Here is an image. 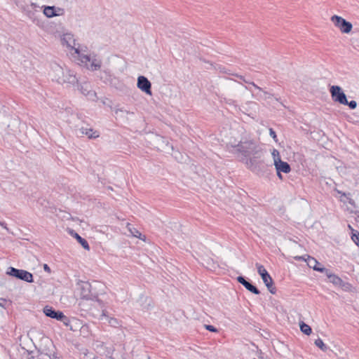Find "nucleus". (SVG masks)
Returning <instances> with one entry per match:
<instances>
[{"mask_svg": "<svg viewBox=\"0 0 359 359\" xmlns=\"http://www.w3.org/2000/svg\"><path fill=\"white\" fill-rule=\"evenodd\" d=\"M233 149L232 152L242 158H248L253 154H257L262 150L258 142L252 139L242 138L238 143H229Z\"/></svg>", "mask_w": 359, "mask_h": 359, "instance_id": "obj_1", "label": "nucleus"}, {"mask_svg": "<svg viewBox=\"0 0 359 359\" xmlns=\"http://www.w3.org/2000/svg\"><path fill=\"white\" fill-rule=\"evenodd\" d=\"M263 152L262 150L258 151L257 154H253L248 158H242L241 161L243 163L246 168L252 172L255 173L259 176L264 175L267 170V164L264 162L262 158Z\"/></svg>", "mask_w": 359, "mask_h": 359, "instance_id": "obj_2", "label": "nucleus"}, {"mask_svg": "<svg viewBox=\"0 0 359 359\" xmlns=\"http://www.w3.org/2000/svg\"><path fill=\"white\" fill-rule=\"evenodd\" d=\"M55 73L54 79L59 83H69L74 85L78 83V78L74 71L67 68L63 69L59 65L53 67Z\"/></svg>", "mask_w": 359, "mask_h": 359, "instance_id": "obj_3", "label": "nucleus"}, {"mask_svg": "<svg viewBox=\"0 0 359 359\" xmlns=\"http://www.w3.org/2000/svg\"><path fill=\"white\" fill-rule=\"evenodd\" d=\"M74 53L77 55L78 59L81 63L87 66L88 69L97 71L100 69L102 60L96 55H88L83 54L79 48H74Z\"/></svg>", "mask_w": 359, "mask_h": 359, "instance_id": "obj_4", "label": "nucleus"}, {"mask_svg": "<svg viewBox=\"0 0 359 359\" xmlns=\"http://www.w3.org/2000/svg\"><path fill=\"white\" fill-rule=\"evenodd\" d=\"M6 274L29 283L34 282L33 274L26 270L10 266L7 269Z\"/></svg>", "mask_w": 359, "mask_h": 359, "instance_id": "obj_5", "label": "nucleus"}, {"mask_svg": "<svg viewBox=\"0 0 359 359\" xmlns=\"http://www.w3.org/2000/svg\"><path fill=\"white\" fill-rule=\"evenodd\" d=\"M256 266L257 269V272L260 275L263 282L264 283L265 285L266 286L267 289L271 294H275L276 292V288L273 287V280L268 271L265 269V268L257 263Z\"/></svg>", "mask_w": 359, "mask_h": 359, "instance_id": "obj_6", "label": "nucleus"}, {"mask_svg": "<svg viewBox=\"0 0 359 359\" xmlns=\"http://www.w3.org/2000/svg\"><path fill=\"white\" fill-rule=\"evenodd\" d=\"M273 158V164L276 171L283 172V173H289L291 171V167L287 162L283 161L280 159L279 151L273 149L272 151Z\"/></svg>", "mask_w": 359, "mask_h": 359, "instance_id": "obj_7", "label": "nucleus"}, {"mask_svg": "<svg viewBox=\"0 0 359 359\" xmlns=\"http://www.w3.org/2000/svg\"><path fill=\"white\" fill-rule=\"evenodd\" d=\"M331 21L334 23L335 27L339 28L340 31L344 34H348L353 28V25L350 22L336 15L331 17Z\"/></svg>", "mask_w": 359, "mask_h": 359, "instance_id": "obj_8", "label": "nucleus"}, {"mask_svg": "<svg viewBox=\"0 0 359 359\" xmlns=\"http://www.w3.org/2000/svg\"><path fill=\"white\" fill-rule=\"evenodd\" d=\"M81 299H95L101 308L104 307L102 300L99 299L91 292V285L88 282H84L81 286Z\"/></svg>", "mask_w": 359, "mask_h": 359, "instance_id": "obj_9", "label": "nucleus"}, {"mask_svg": "<svg viewBox=\"0 0 359 359\" xmlns=\"http://www.w3.org/2000/svg\"><path fill=\"white\" fill-rule=\"evenodd\" d=\"M330 92L332 100L339 102V104H344L347 103V98L346 94L342 91V89L339 86H332L330 89Z\"/></svg>", "mask_w": 359, "mask_h": 359, "instance_id": "obj_10", "label": "nucleus"}, {"mask_svg": "<svg viewBox=\"0 0 359 359\" xmlns=\"http://www.w3.org/2000/svg\"><path fill=\"white\" fill-rule=\"evenodd\" d=\"M137 86L146 94L151 95V83L147 77L144 76H138Z\"/></svg>", "mask_w": 359, "mask_h": 359, "instance_id": "obj_11", "label": "nucleus"}, {"mask_svg": "<svg viewBox=\"0 0 359 359\" xmlns=\"http://www.w3.org/2000/svg\"><path fill=\"white\" fill-rule=\"evenodd\" d=\"M43 14L48 18H53L55 16H61L65 14V9L60 7L45 6L43 9Z\"/></svg>", "mask_w": 359, "mask_h": 359, "instance_id": "obj_12", "label": "nucleus"}, {"mask_svg": "<svg viewBox=\"0 0 359 359\" xmlns=\"http://www.w3.org/2000/svg\"><path fill=\"white\" fill-rule=\"evenodd\" d=\"M62 322L65 326L69 327V329L74 332L77 330V328L80 327L81 323L76 318L70 319L67 316H66L64 313L62 315V318L60 320Z\"/></svg>", "mask_w": 359, "mask_h": 359, "instance_id": "obj_13", "label": "nucleus"}, {"mask_svg": "<svg viewBox=\"0 0 359 359\" xmlns=\"http://www.w3.org/2000/svg\"><path fill=\"white\" fill-rule=\"evenodd\" d=\"M325 275L329 278L330 282L334 285L340 286L342 288H348L349 287L348 283H344L340 277L332 273L330 270H328Z\"/></svg>", "mask_w": 359, "mask_h": 359, "instance_id": "obj_14", "label": "nucleus"}, {"mask_svg": "<svg viewBox=\"0 0 359 359\" xmlns=\"http://www.w3.org/2000/svg\"><path fill=\"white\" fill-rule=\"evenodd\" d=\"M236 280L239 283L242 284L248 290H249L252 293L255 294H260V291L259 290V289L256 286L252 285L250 282L248 281L245 277L239 276L237 277Z\"/></svg>", "mask_w": 359, "mask_h": 359, "instance_id": "obj_15", "label": "nucleus"}, {"mask_svg": "<svg viewBox=\"0 0 359 359\" xmlns=\"http://www.w3.org/2000/svg\"><path fill=\"white\" fill-rule=\"evenodd\" d=\"M43 313L47 317L55 319L57 320H60L63 315V313L62 311L55 310L53 307L49 306H46L43 308Z\"/></svg>", "mask_w": 359, "mask_h": 359, "instance_id": "obj_16", "label": "nucleus"}, {"mask_svg": "<svg viewBox=\"0 0 359 359\" xmlns=\"http://www.w3.org/2000/svg\"><path fill=\"white\" fill-rule=\"evenodd\" d=\"M293 258L297 261L306 262L308 266L311 269H314L317 265H320V262H318L316 259L308 255L304 256H294Z\"/></svg>", "mask_w": 359, "mask_h": 359, "instance_id": "obj_17", "label": "nucleus"}, {"mask_svg": "<svg viewBox=\"0 0 359 359\" xmlns=\"http://www.w3.org/2000/svg\"><path fill=\"white\" fill-rule=\"evenodd\" d=\"M63 45L66 44L68 47H70L72 50H74L76 48L73 45H75V40L72 34H65L63 35V37L61 39Z\"/></svg>", "mask_w": 359, "mask_h": 359, "instance_id": "obj_18", "label": "nucleus"}, {"mask_svg": "<svg viewBox=\"0 0 359 359\" xmlns=\"http://www.w3.org/2000/svg\"><path fill=\"white\" fill-rule=\"evenodd\" d=\"M82 135H86L89 139H95L99 137V132L94 130L93 128H88L82 127L80 129Z\"/></svg>", "mask_w": 359, "mask_h": 359, "instance_id": "obj_19", "label": "nucleus"}, {"mask_svg": "<svg viewBox=\"0 0 359 359\" xmlns=\"http://www.w3.org/2000/svg\"><path fill=\"white\" fill-rule=\"evenodd\" d=\"M95 301V299H81L79 302V306L81 311H88L90 309L92 304V302Z\"/></svg>", "mask_w": 359, "mask_h": 359, "instance_id": "obj_20", "label": "nucleus"}, {"mask_svg": "<svg viewBox=\"0 0 359 359\" xmlns=\"http://www.w3.org/2000/svg\"><path fill=\"white\" fill-rule=\"evenodd\" d=\"M102 317L106 318L108 323L111 327H117L120 325L119 321L116 318H112V317H109L107 315V311L105 309H102L101 319H102Z\"/></svg>", "mask_w": 359, "mask_h": 359, "instance_id": "obj_21", "label": "nucleus"}, {"mask_svg": "<svg viewBox=\"0 0 359 359\" xmlns=\"http://www.w3.org/2000/svg\"><path fill=\"white\" fill-rule=\"evenodd\" d=\"M128 229L133 236L138 238L146 242L147 237L144 235H142L137 229L132 226L130 224H128Z\"/></svg>", "mask_w": 359, "mask_h": 359, "instance_id": "obj_22", "label": "nucleus"}, {"mask_svg": "<svg viewBox=\"0 0 359 359\" xmlns=\"http://www.w3.org/2000/svg\"><path fill=\"white\" fill-rule=\"evenodd\" d=\"M69 233L74 237L82 245V247H89L88 242L81 238L77 233L73 230H69Z\"/></svg>", "mask_w": 359, "mask_h": 359, "instance_id": "obj_23", "label": "nucleus"}, {"mask_svg": "<svg viewBox=\"0 0 359 359\" xmlns=\"http://www.w3.org/2000/svg\"><path fill=\"white\" fill-rule=\"evenodd\" d=\"M300 330L306 335H310L312 332L311 327L304 322L299 323Z\"/></svg>", "mask_w": 359, "mask_h": 359, "instance_id": "obj_24", "label": "nucleus"}, {"mask_svg": "<svg viewBox=\"0 0 359 359\" xmlns=\"http://www.w3.org/2000/svg\"><path fill=\"white\" fill-rule=\"evenodd\" d=\"M314 344L323 351H326L328 349V347L323 343V340L320 338L316 339Z\"/></svg>", "mask_w": 359, "mask_h": 359, "instance_id": "obj_25", "label": "nucleus"}, {"mask_svg": "<svg viewBox=\"0 0 359 359\" xmlns=\"http://www.w3.org/2000/svg\"><path fill=\"white\" fill-rule=\"evenodd\" d=\"M78 89L81 91V93L82 94H83L84 95H86V93H88V90H90V85L89 83H83L82 84H81L79 87H78Z\"/></svg>", "mask_w": 359, "mask_h": 359, "instance_id": "obj_26", "label": "nucleus"}, {"mask_svg": "<svg viewBox=\"0 0 359 359\" xmlns=\"http://www.w3.org/2000/svg\"><path fill=\"white\" fill-rule=\"evenodd\" d=\"M351 239L355 244L359 247V233L357 231L352 229Z\"/></svg>", "mask_w": 359, "mask_h": 359, "instance_id": "obj_27", "label": "nucleus"}, {"mask_svg": "<svg viewBox=\"0 0 359 359\" xmlns=\"http://www.w3.org/2000/svg\"><path fill=\"white\" fill-rule=\"evenodd\" d=\"M236 76H237L238 78H239L240 79H241L242 81H243L245 83L252 85V86H254L256 89L259 90H262V88H260L259 86H257L254 82H251V81H249L246 80V79L244 78V76H242V75H238V74H236Z\"/></svg>", "mask_w": 359, "mask_h": 359, "instance_id": "obj_28", "label": "nucleus"}, {"mask_svg": "<svg viewBox=\"0 0 359 359\" xmlns=\"http://www.w3.org/2000/svg\"><path fill=\"white\" fill-rule=\"evenodd\" d=\"M86 96L88 97L89 100H91L93 101L97 100V94L93 90H88V93H86Z\"/></svg>", "mask_w": 359, "mask_h": 359, "instance_id": "obj_29", "label": "nucleus"}, {"mask_svg": "<svg viewBox=\"0 0 359 359\" xmlns=\"http://www.w3.org/2000/svg\"><path fill=\"white\" fill-rule=\"evenodd\" d=\"M314 271L325 273V274L327 273L328 270L327 269L325 268L320 263V265H317L314 269H313Z\"/></svg>", "mask_w": 359, "mask_h": 359, "instance_id": "obj_30", "label": "nucleus"}, {"mask_svg": "<svg viewBox=\"0 0 359 359\" xmlns=\"http://www.w3.org/2000/svg\"><path fill=\"white\" fill-rule=\"evenodd\" d=\"M344 105H347L350 107V109H354L357 107V102L355 100H351L350 102L347 100V103L344 104Z\"/></svg>", "mask_w": 359, "mask_h": 359, "instance_id": "obj_31", "label": "nucleus"}, {"mask_svg": "<svg viewBox=\"0 0 359 359\" xmlns=\"http://www.w3.org/2000/svg\"><path fill=\"white\" fill-rule=\"evenodd\" d=\"M263 93V95H260V97L264 100L269 99L272 97V95L268 92L264 91L262 89L260 90Z\"/></svg>", "mask_w": 359, "mask_h": 359, "instance_id": "obj_32", "label": "nucleus"}, {"mask_svg": "<svg viewBox=\"0 0 359 359\" xmlns=\"http://www.w3.org/2000/svg\"><path fill=\"white\" fill-rule=\"evenodd\" d=\"M205 327L207 330L212 332H215L217 331V328L211 325H205Z\"/></svg>", "mask_w": 359, "mask_h": 359, "instance_id": "obj_33", "label": "nucleus"}, {"mask_svg": "<svg viewBox=\"0 0 359 359\" xmlns=\"http://www.w3.org/2000/svg\"><path fill=\"white\" fill-rule=\"evenodd\" d=\"M269 135L275 140V142L278 141L276 133L272 128H269Z\"/></svg>", "mask_w": 359, "mask_h": 359, "instance_id": "obj_34", "label": "nucleus"}, {"mask_svg": "<svg viewBox=\"0 0 359 359\" xmlns=\"http://www.w3.org/2000/svg\"><path fill=\"white\" fill-rule=\"evenodd\" d=\"M6 303L7 300L6 299L0 298V307L5 308Z\"/></svg>", "mask_w": 359, "mask_h": 359, "instance_id": "obj_35", "label": "nucleus"}, {"mask_svg": "<svg viewBox=\"0 0 359 359\" xmlns=\"http://www.w3.org/2000/svg\"><path fill=\"white\" fill-rule=\"evenodd\" d=\"M43 270L46 272H47L48 273H51V269H50V268L49 267V266L47 264H44L43 265Z\"/></svg>", "mask_w": 359, "mask_h": 359, "instance_id": "obj_36", "label": "nucleus"}, {"mask_svg": "<svg viewBox=\"0 0 359 359\" xmlns=\"http://www.w3.org/2000/svg\"><path fill=\"white\" fill-rule=\"evenodd\" d=\"M0 226H1L4 229H5L8 232H9V229L7 227L6 224L4 222H0Z\"/></svg>", "mask_w": 359, "mask_h": 359, "instance_id": "obj_37", "label": "nucleus"}, {"mask_svg": "<svg viewBox=\"0 0 359 359\" xmlns=\"http://www.w3.org/2000/svg\"><path fill=\"white\" fill-rule=\"evenodd\" d=\"M277 172V176L280 179V180H283V175L281 174L282 172H278V171H276Z\"/></svg>", "mask_w": 359, "mask_h": 359, "instance_id": "obj_38", "label": "nucleus"}, {"mask_svg": "<svg viewBox=\"0 0 359 359\" xmlns=\"http://www.w3.org/2000/svg\"><path fill=\"white\" fill-rule=\"evenodd\" d=\"M118 111H123V110L122 109H117V110H116V114L118 113Z\"/></svg>", "mask_w": 359, "mask_h": 359, "instance_id": "obj_39", "label": "nucleus"}, {"mask_svg": "<svg viewBox=\"0 0 359 359\" xmlns=\"http://www.w3.org/2000/svg\"><path fill=\"white\" fill-rule=\"evenodd\" d=\"M57 358V356L55 354H53V358Z\"/></svg>", "mask_w": 359, "mask_h": 359, "instance_id": "obj_40", "label": "nucleus"}, {"mask_svg": "<svg viewBox=\"0 0 359 359\" xmlns=\"http://www.w3.org/2000/svg\"><path fill=\"white\" fill-rule=\"evenodd\" d=\"M102 103H103L104 104H107V103L104 100V101H102Z\"/></svg>", "mask_w": 359, "mask_h": 359, "instance_id": "obj_41", "label": "nucleus"}, {"mask_svg": "<svg viewBox=\"0 0 359 359\" xmlns=\"http://www.w3.org/2000/svg\"><path fill=\"white\" fill-rule=\"evenodd\" d=\"M358 219L357 220L358 222H359V215H358Z\"/></svg>", "mask_w": 359, "mask_h": 359, "instance_id": "obj_42", "label": "nucleus"}, {"mask_svg": "<svg viewBox=\"0 0 359 359\" xmlns=\"http://www.w3.org/2000/svg\"><path fill=\"white\" fill-rule=\"evenodd\" d=\"M254 359H256V358H254Z\"/></svg>", "mask_w": 359, "mask_h": 359, "instance_id": "obj_43", "label": "nucleus"}]
</instances>
